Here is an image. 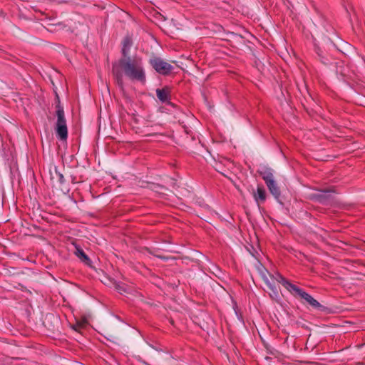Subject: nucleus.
Here are the masks:
<instances>
[{
    "label": "nucleus",
    "mask_w": 365,
    "mask_h": 365,
    "mask_svg": "<svg viewBox=\"0 0 365 365\" xmlns=\"http://www.w3.org/2000/svg\"><path fill=\"white\" fill-rule=\"evenodd\" d=\"M267 285V287L271 289V291L272 292V294H271L272 297H278V291H277V287L272 284L270 281L266 284Z\"/></svg>",
    "instance_id": "obj_11"
},
{
    "label": "nucleus",
    "mask_w": 365,
    "mask_h": 365,
    "mask_svg": "<svg viewBox=\"0 0 365 365\" xmlns=\"http://www.w3.org/2000/svg\"><path fill=\"white\" fill-rule=\"evenodd\" d=\"M113 74L120 87L123 86V75L133 81L144 84L146 81L143 60L139 57H127L120 59L113 65Z\"/></svg>",
    "instance_id": "obj_1"
},
{
    "label": "nucleus",
    "mask_w": 365,
    "mask_h": 365,
    "mask_svg": "<svg viewBox=\"0 0 365 365\" xmlns=\"http://www.w3.org/2000/svg\"><path fill=\"white\" fill-rule=\"evenodd\" d=\"M264 282H265V283H266V284H267V283H268V282H269V279H267V277H264Z\"/></svg>",
    "instance_id": "obj_18"
},
{
    "label": "nucleus",
    "mask_w": 365,
    "mask_h": 365,
    "mask_svg": "<svg viewBox=\"0 0 365 365\" xmlns=\"http://www.w3.org/2000/svg\"><path fill=\"white\" fill-rule=\"evenodd\" d=\"M156 94L158 99L162 102H166L168 99V92L165 89H157Z\"/></svg>",
    "instance_id": "obj_9"
},
{
    "label": "nucleus",
    "mask_w": 365,
    "mask_h": 365,
    "mask_svg": "<svg viewBox=\"0 0 365 365\" xmlns=\"http://www.w3.org/2000/svg\"><path fill=\"white\" fill-rule=\"evenodd\" d=\"M267 285V287L271 289V291L272 292V294H271L272 297H278V291H277V287L272 284L270 281L266 284Z\"/></svg>",
    "instance_id": "obj_13"
},
{
    "label": "nucleus",
    "mask_w": 365,
    "mask_h": 365,
    "mask_svg": "<svg viewBox=\"0 0 365 365\" xmlns=\"http://www.w3.org/2000/svg\"><path fill=\"white\" fill-rule=\"evenodd\" d=\"M83 324H84V322H78L75 326H73V329L75 330H78L79 329H81V327H83Z\"/></svg>",
    "instance_id": "obj_15"
},
{
    "label": "nucleus",
    "mask_w": 365,
    "mask_h": 365,
    "mask_svg": "<svg viewBox=\"0 0 365 365\" xmlns=\"http://www.w3.org/2000/svg\"><path fill=\"white\" fill-rule=\"evenodd\" d=\"M153 68L160 74L168 75L173 69V66L160 58L154 57L150 60Z\"/></svg>",
    "instance_id": "obj_4"
},
{
    "label": "nucleus",
    "mask_w": 365,
    "mask_h": 365,
    "mask_svg": "<svg viewBox=\"0 0 365 365\" xmlns=\"http://www.w3.org/2000/svg\"><path fill=\"white\" fill-rule=\"evenodd\" d=\"M115 289L120 292V293H123V292H126V289L124 287V285L123 284H121L120 283H116L115 284Z\"/></svg>",
    "instance_id": "obj_14"
},
{
    "label": "nucleus",
    "mask_w": 365,
    "mask_h": 365,
    "mask_svg": "<svg viewBox=\"0 0 365 365\" xmlns=\"http://www.w3.org/2000/svg\"><path fill=\"white\" fill-rule=\"evenodd\" d=\"M267 285V287L271 289V291L272 292V294H271L272 297H278V291H277V287L272 284L270 281L266 284Z\"/></svg>",
    "instance_id": "obj_12"
},
{
    "label": "nucleus",
    "mask_w": 365,
    "mask_h": 365,
    "mask_svg": "<svg viewBox=\"0 0 365 365\" xmlns=\"http://www.w3.org/2000/svg\"><path fill=\"white\" fill-rule=\"evenodd\" d=\"M76 256L81 259L83 262H84L85 263H88V262L90 261L89 258L88 257V256L84 253V252L81 250V249H78L77 248L76 249Z\"/></svg>",
    "instance_id": "obj_10"
},
{
    "label": "nucleus",
    "mask_w": 365,
    "mask_h": 365,
    "mask_svg": "<svg viewBox=\"0 0 365 365\" xmlns=\"http://www.w3.org/2000/svg\"><path fill=\"white\" fill-rule=\"evenodd\" d=\"M274 279L279 283L282 284L289 292H294L297 295H299L301 298L304 299L309 305L314 308L319 309L322 307V305L319 302H318L315 299H314L310 294L302 290V289L297 287L294 284L289 282L287 279H286L284 277H282L279 274H277L274 277Z\"/></svg>",
    "instance_id": "obj_2"
},
{
    "label": "nucleus",
    "mask_w": 365,
    "mask_h": 365,
    "mask_svg": "<svg viewBox=\"0 0 365 365\" xmlns=\"http://www.w3.org/2000/svg\"><path fill=\"white\" fill-rule=\"evenodd\" d=\"M59 177V181L61 183H63L64 182V178L63 175L61 173H58Z\"/></svg>",
    "instance_id": "obj_16"
},
{
    "label": "nucleus",
    "mask_w": 365,
    "mask_h": 365,
    "mask_svg": "<svg viewBox=\"0 0 365 365\" xmlns=\"http://www.w3.org/2000/svg\"><path fill=\"white\" fill-rule=\"evenodd\" d=\"M132 46V41L129 37H126L123 41L122 54L123 58L130 57L129 52Z\"/></svg>",
    "instance_id": "obj_6"
},
{
    "label": "nucleus",
    "mask_w": 365,
    "mask_h": 365,
    "mask_svg": "<svg viewBox=\"0 0 365 365\" xmlns=\"http://www.w3.org/2000/svg\"><path fill=\"white\" fill-rule=\"evenodd\" d=\"M56 135L60 139L66 140L68 137V129L63 108L60 105L56 106Z\"/></svg>",
    "instance_id": "obj_3"
},
{
    "label": "nucleus",
    "mask_w": 365,
    "mask_h": 365,
    "mask_svg": "<svg viewBox=\"0 0 365 365\" xmlns=\"http://www.w3.org/2000/svg\"><path fill=\"white\" fill-rule=\"evenodd\" d=\"M330 191L329 190H323L322 192V196H327L329 195Z\"/></svg>",
    "instance_id": "obj_17"
},
{
    "label": "nucleus",
    "mask_w": 365,
    "mask_h": 365,
    "mask_svg": "<svg viewBox=\"0 0 365 365\" xmlns=\"http://www.w3.org/2000/svg\"><path fill=\"white\" fill-rule=\"evenodd\" d=\"M259 174L265 182L274 179L272 170L269 168H263L259 170Z\"/></svg>",
    "instance_id": "obj_7"
},
{
    "label": "nucleus",
    "mask_w": 365,
    "mask_h": 365,
    "mask_svg": "<svg viewBox=\"0 0 365 365\" xmlns=\"http://www.w3.org/2000/svg\"><path fill=\"white\" fill-rule=\"evenodd\" d=\"M270 192L274 196L275 198H278L280 195V191L277 185V183L274 179L265 182Z\"/></svg>",
    "instance_id": "obj_5"
},
{
    "label": "nucleus",
    "mask_w": 365,
    "mask_h": 365,
    "mask_svg": "<svg viewBox=\"0 0 365 365\" xmlns=\"http://www.w3.org/2000/svg\"><path fill=\"white\" fill-rule=\"evenodd\" d=\"M255 200L258 202L259 200L263 202L265 200L266 195L263 188L258 187L257 192L254 195Z\"/></svg>",
    "instance_id": "obj_8"
}]
</instances>
